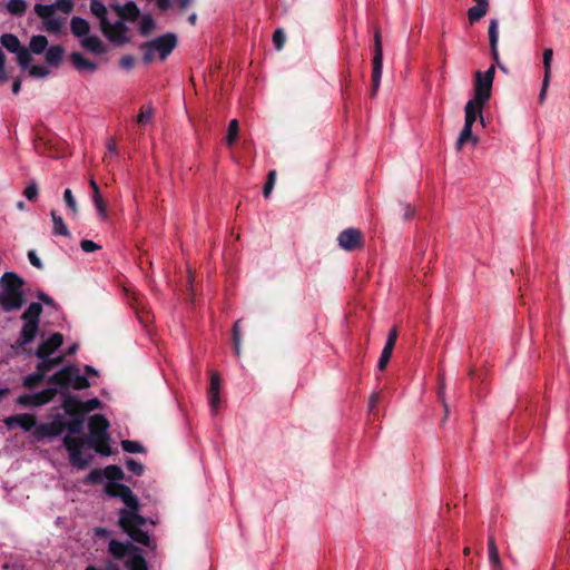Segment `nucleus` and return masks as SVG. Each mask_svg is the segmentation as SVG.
Instances as JSON below:
<instances>
[{
    "instance_id": "63",
    "label": "nucleus",
    "mask_w": 570,
    "mask_h": 570,
    "mask_svg": "<svg viewBox=\"0 0 570 570\" xmlns=\"http://www.w3.org/2000/svg\"><path fill=\"white\" fill-rule=\"evenodd\" d=\"M380 395L379 394H372L368 402V410L372 411L377 402H379Z\"/></svg>"
},
{
    "instance_id": "5",
    "label": "nucleus",
    "mask_w": 570,
    "mask_h": 570,
    "mask_svg": "<svg viewBox=\"0 0 570 570\" xmlns=\"http://www.w3.org/2000/svg\"><path fill=\"white\" fill-rule=\"evenodd\" d=\"M88 429L87 443L90 448L102 455H109L108 420L102 414L91 415L88 420Z\"/></svg>"
},
{
    "instance_id": "34",
    "label": "nucleus",
    "mask_w": 570,
    "mask_h": 570,
    "mask_svg": "<svg viewBox=\"0 0 570 570\" xmlns=\"http://www.w3.org/2000/svg\"><path fill=\"white\" fill-rule=\"evenodd\" d=\"M46 424L48 426L50 438L58 436L65 431V421L61 416H57L55 420Z\"/></svg>"
},
{
    "instance_id": "62",
    "label": "nucleus",
    "mask_w": 570,
    "mask_h": 570,
    "mask_svg": "<svg viewBox=\"0 0 570 570\" xmlns=\"http://www.w3.org/2000/svg\"><path fill=\"white\" fill-rule=\"evenodd\" d=\"M158 9L166 11L171 7V0H156Z\"/></svg>"
},
{
    "instance_id": "51",
    "label": "nucleus",
    "mask_w": 570,
    "mask_h": 570,
    "mask_svg": "<svg viewBox=\"0 0 570 570\" xmlns=\"http://www.w3.org/2000/svg\"><path fill=\"white\" fill-rule=\"evenodd\" d=\"M220 384H222V382H220V377H219L218 373H213L210 376V385H209L208 393L219 394Z\"/></svg>"
},
{
    "instance_id": "41",
    "label": "nucleus",
    "mask_w": 570,
    "mask_h": 570,
    "mask_svg": "<svg viewBox=\"0 0 570 570\" xmlns=\"http://www.w3.org/2000/svg\"><path fill=\"white\" fill-rule=\"evenodd\" d=\"M29 76L33 78H46L49 76L50 70L47 67L43 66H31V62L29 63V67H27Z\"/></svg>"
},
{
    "instance_id": "13",
    "label": "nucleus",
    "mask_w": 570,
    "mask_h": 570,
    "mask_svg": "<svg viewBox=\"0 0 570 570\" xmlns=\"http://www.w3.org/2000/svg\"><path fill=\"white\" fill-rule=\"evenodd\" d=\"M337 243L342 249L353 252L362 246V234L356 228H346L338 234Z\"/></svg>"
},
{
    "instance_id": "52",
    "label": "nucleus",
    "mask_w": 570,
    "mask_h": 570,
    "mask_svg": "<svg viewBox=\"0 0 570 570\" xmlns=\"http://www.w3.org/2000/svg\"><path fill=\"white\" fill-rule=\"evenodd\" d=\"M95 207L98 212L99 217L106 220L108 217L106 203L102 198L94 200Z\"/></svg>"
},
{
    "instance_id": "61",
    "label": "nucleus",
    "mask_w": 570,
    "mask_h": 570,
    "mask_svg": "<svg viewBox=\"0 0 570 570\" xmlns=\"http://www.w3.org/2000/svg\"><path fill=\"white\" fill-rule=\"evenodd\" d=\"M89 185H90V188L92 189V200L102 198L100 195L99 187L94 179H90Z\"/></svg>"
},
{
    "instance_id": "59",
    "label": "nucleus",
    "mask_w": 570,
    "mask_h": 570,
    "mask_svg": "<svg viewBox=\"0 0 570 570\" xmlns=\"http://www.w3.org/2000/svg\"><path fill=\"white\" fill-rule=\"evenodd\" d=\"M401 206L403 210V218L405 220L411 219L415 214V209L409 204H402Z\"/></svg>"
},
{
    "instance_id": "28",
    "label": "nucleus",
    "mask_w": 570,
    "mask_h": 570,
    "mask_svg": "<svg viewBox=\"0 0 570 570\" xmlns=\"http://www.w3.org/2000/svg\"><path fill=\"white\" fill-rule=\"evenodd\" d=\"M28 2L26 0H8L6 3V10L13 17H22L28 10Z\"/></svg>"
},
{
    "instance_id": "20",
    "label": "nucleus",
    "mask_w": 570,
    "mask_h": 570,
    "mask_svg": "<svg viewBox=\"0 0 570 570\" xmlns=\"http://www.w3.org/2000/svg\"><path fill=\"white\" fill-rule=\"evenodd\" d=\"M71 33L77 38H85L89 35L90 24L81 17L75 16L70 20Z\"/></svg>"
},
{
    "instance_id": "8",
    "label": "nucleus",
    "mask_w": 570,
    "mask_h": 570,
    "mask_svg": "<svg viewBox=\"0 0 570 570\" xmlns=\"http://www.w3.org/2000/svg\"><path fill=\"white\" fill-rule=\"evenodd\" d=\"M86 443L87 440L78 439L72 435H66L63 438V445L69 453L70 463L77 469L86 468L92 459V455L86 449Z\"/></svg>"
},
{
    "instance_id": "32",
    "label": "nucleus",
    "mask_w": 570,
    "mask_h": 570,
    "mask_svg": "<svg viewBox=\"0 0 570 570\" xmlns=\"http://www.w3.org/2000/svg\"><path fill=\"white\" fill-rule=\"evenodd\" d=\"M488 551H489V561L493 568L499 569L501 566V560L499 556V550L495 544V540L492 535H489L488 539Z\"/></svg>"
},
{
    "instance_id": "50",
    "label": "nucleus",
    "mask_w": 570,
    "mask_h": 570,
    "mask_svg": "<svg viewBox=\"0 0 570 570\" xmlns=\"http://www.w3.org/2000/svg\"><path fill=\"white\" fill-rule=\"evenodd\" d=\"M285 42V33L282 29H277L273 35V43L277 50H281Z\"/></svg>"
},
{
    "instance_id": "35",
    "label": "nucleus",
    "mask_w": 570,
    "mask_h": 570,
    "mask_svg": "<svg viewBox=\"0 0 570 570\" xmlns=\"http://www.w3.org/2000/svg\"><path fill=\"white\" fill-rule=\"evenodd\" d=\"M83 417L77 416L65 422V430H68L70 434H78L82 431L83 428Z\"/></svg>"
},
{
    "instance_id": "9",
    "label": "nucleus",
    "mask_w": 570,
    "mask_h": 570,
    "mask_svg": "<svg viewBox=\"0 0 570 570\" xmlns=\"http://www.w3.org/2000/svg\"><path fill=\"white\" fill-rule=\"evenodd\" d=\"M495 67L492 65L487 71L475 72L474 94L471 101L485 105L491 98Z\"/></svg>"
},
{
    "instance_id": "12",
    "label": "nucleus",
    "mask_w": 570,
    "mask_h": 570,
    "mask_svg": "<svg viewBox=\"0 0 570 570\" xmlns=\"http://www.w3.org/2000/svg\"><path fill=\"white\" fill-rule=\"evenodd\" d=\"M100 30L105 35V37L114 43L122 45L128 41V28L122 21V19H119L115 22H110L108 20L105 24L100 27Z\"/></svg>"
},
{
    "instance_id": "26",
    "label": "nucleus",
    "mask_w": 570,
    "mask_h": 570,
    "mask_svg": "<svg viewBox=\"0 0 570 570\" xmlns=\"http://www.w3.org/2000/svg\"><path fill=\"white\" fill-rule=\"evenodd\" d=\"M48 48V39L43 35H35L30 38L29 47L27 48L31 53H45Z\"/></svg>"
},
{
    "instance_id": "7",
    "label": "nucleus",
    "mask_w": 570,
    "mask_h": 570,
    "mask_svg": "<svg viewBox=\"0 0 570 570\" xmlns=\"http://www.w3.org/2000/svg\"><path fill=\"white\" fill-rule=\"evenodd\" d=\"M42 313V305L38 302H32L22 313L21 320L23 325L20 331L19 338L16 342L18 347L29 345L39 332V321Z\"/></svg>"
},
{
    "instance_id": "38",
    "label": "nucleus",
    "mask_w": 570,
    "mask_h": 570,
    "mask_svg": "<svg viewBox=\"0 0 570 570\" xmlns=\"http://www.w3.org/2000/svg\"><path fill=\"white\" fill-rule=\"evenodd\" d=\"M553 58V51L550 48L544 49L543 51V68H544V75L546 81L550 80L551 78V62Z\"/></svg>"
},
{
    "instance_id": "45",
    "label": "nucleus",
    "mask_w": 570,
    "mask_h": 570,
    "mask_svg": "<svg viewBox=\"0 0 570 570\" xmlns=\"http://www.w3.org/2000/svg\"><path fill=\"white\" fill-rule=\"evenodd\" d=\"M275 179H276V173L274 170L269 171L267 175V180L263 188V195L265 198L269 197V195L274 188V185H275Z\"/></svg>"
},
{
    "instance_id": "19",
    "label": "nucleus",
    "mask_w": 570,
    "mask_h": 570,
    "mask_svg": "<svg viewBox=\"0 0 570 570\" xmlns=\"http://www.w3.org/2000/svg\"><path fill=\"white\" fill-rule=\"evenodd\" d=\"M80 45L86 50L95 53L102 55L106 51V47L100 38L96 35H88L80 40Z\"/></svg>"
},
{
    "instance_id": "22",
    "label": "nucleus",
    "mask_w": 570,
    "mask_h": 570,
    "mask_svg": "<svg viewBox=\"0 0 570 570\" xmlns=\"http://www.w3.org/2000/svg\"><path fill=\"white\" fill-rule=\"evenodd\" d=\"M65 49L60 45H53L47 48L45 60L51 67H58L63 58Z\"/></svg>"
},
{
    "instance_id": "55",
    "label": "nucleus",
    "mask_w": 570,
    "mask_h": 570,
    "mask_svg": "<svg viewBox=\"0 0 570 570\" xmlns=\"http://www.w3.org/2000/svg\"><path fill=\"white\" fill-rule=\"evenodd\" d=\"M80 247L86 253H91L97 249H100V246L96 244L94 240L83 239L80 242Z\"/></svg>"
},
{
    "instance_id": "27",
    "label": "nucleus",
    "mask_w": 570,
    "mask_h": 570,
    "mask_svg": "<svg viewBox=\"0 0 570 570\" xmlns=\"http://www.w3.org/2000/svg\"><path fill=\"white\" fill-rule=\"evenodd\" d=\"M89 7L91 13L99 20L100 27L108 21V9L101 0H90Z\"/></svg>"
},
{
    "instance_id": "43",
    "label": "nucleus",
    "mask_w": 570,
    "mask_h": 570,
    "mask_svg": "<svg viewBox=\"0 0 570 570\" xmlns=\"http://www.w3.org/2000/svg\"><path fill=\"white\" fill-rule=\"evenodd\" d=\"M121 448L127 453H141L144 452V448L140 443L131 440L121 441Z\"/></svg>"
},
{
    "instance_id": "29",
    "label": "nucleus",
    "mask_w": 570,
    "mask_h": 570,
    "mask_svg": "<svg viewBox=\"0 0 570 570\" xmlns=\"http://www.w3.org/2000/svg\"><path fill=\"white\" fill-rule=\"evenodd\" d=\"M82 401L76 396L67 394L63 402L62 409L69 415H75L77 412H81Z\"/></svg>"
},
{
    "instance_id": "46",
    "label": "nucleus",
    "mask_w": 570,
    "mask_h": 570,
    "mask_svg": "<svg viewBox=\"0 0 570 570\" xmlns=\"http://www.w3.org/2000/svg\"><path fill=\"white\" fill-rule=\"evenodd\" d=\"M23 196L30 200L35 202L38 198V186L36 181H31L23 190Z\"/></svg>"
},
{
    "instance_id": "14",
    "label": "nucleus",
    "mask_w": 570,
    "mask_h": 570,
    "mask_svg": "<svg viewBox=\"0 0 570 570\" xmlns=\"http://www.w3.org/2000/svg\"><path fill=\"white\" fill-rule=\"evenodd\" d=\"M63 343V335L61 333H53L48 338L42 340L36 350L38 358L51 356Z\"/></svg>"
},
{
    "instance_id": "58",
    "label": "nucleus",
    "mask_w": 570,
    "mask_h": 570,
    "mask_svg": "<svg viewBox=\"0 0 570 570\" xmlns=\"http://www.w3.org/2000/svg\"><path fill=\"white\" fill-rule=\"evenodd\" d=\"M28 258L32 266H35L37 268H42V263H41L40 258L37 256L35 250L28 252Z\"/></svg>"
},
{
    "instance_id": "56",
    "label": "nucleus",
    "mask_w": 570,
    "mask_h": 570,
    "mask_svg": "<svg viewBox=\"0 0 570 570\" xmlns=\"http://www.w3.org/2000/svg\"><path fill=\"white\" fill-rule=\"evenodd\" d=\"M119 66L125 70H131L135 66V58L132 56H124L119 60Z\"/></svg>"
},
{
    "instance_id": "21",
    "label": "nucleus",
    "mask_w": 570,
    "mask_h": 570,
    "mask_svg": "<svg viewBox=\"0 0 570 570\" xmlns=\"http://www.w3.org/2000/svg\"><path fill=\"white\" fill-rule=\"evenodd\" d=\"M126 568L128 570H148L147 562L142 557L141 550L139 548L130 552V554L126 558Z\"/></svg>"
},
{
    "instance_id": "57",
    "label": "nucleus",
    "mask_w": 570,
    "mask_h": 570,
    "mask_svg": "<svg viewBox=\"0 0 570 570\" xmlns=\"http://www.w3.org/2000/svg\"><path fill=\"white\" fill-rule=\"evenodd\" d=\"M209 394V406L212 409L213 414H216L219 403H220V396L219 394L215 393H208Z\"/></svg>"
},
{
    "instance_id": "24",
    "label": "nucleus",
    "mask_w": 570,
    "mask_h": 570,
    "mask_svg": "<svg viewBox=\"0 0 570 570\" xmlns=\"http://www.w3.org/2000/svg\"><path fill=\"white\" fill-rule=\"evenodd\" d=\"M70 61L73 67L79 71L94 72L97 69V65L89 59L85 58L80 52H72L70 55Z\"/></svg>"
},
{
    "instance_id": "47",
    "label": "nucleus",
    "mask_w": 570,
    "mask_h": 570,
    "mask_svg": "<svg viewBox=\"0 0 570 570\" xmlns=\"http://www.w3.org/2000/svg\"><path fill=\"white\" fill-rule=\"evenodd\" d=\"M100 406H101V402L97 397H92V399H89V400L82 402L81 412L82 413L90 412V411L100 409Z\"/></svg>"
},
{
    "instance_id": "15",
    "label": "nucleus",
    "mask_w": 570,
    "mask_h": 570,
    "mask_svg": "<svg viewBox=\"0 0 570 570\" xmlns=\"http://www.w3.org/2000/svg\"><path fill=\"white\" fill-rule=\"evenodd\" d=\"M488 36H489L490 50H491V55H492L494 62L498 65V67L502 71L507 72V68L500 62V57H499V49H498L499 21H498V19L493 18L490 20Z\"/></svg>"
},
{
    "instance_id": "6",
    "label": "nucleus",
    "mask_w": 570,
    "mask_h": 570,
    "mask_svg": "<svg viewBox=\"0 0 570 570\" xmlns=\"http://www.w3.org/2000/svg\"><path fill=\"white\" fill-rule=\"evenodd\" d=\"M177 36L174 32H167L148 42L141 45L144 61L150 63L156 58L165 60L176 48Z\"/></svg>"
},
{
    "instance_id": "36",
    "label": "nucleus",
    "mask_w": 570,
    "mask_h": 570,
    "mask_svg": "<svg viewBox=\"0 0 570 570\" xmlns=\"http://www.w3.org/2000/svg\"><path fill=\"white\" fill-rule=\"evenodd\" d=\"M45 375L36 368V371L29 375H27L23 380V385L28 389L36 387L42 380Z\"/></svg>"
},
{
    "instance_id": "11",
    "label": "nucleus",
    "mask_w": 570,
    "mask_h": 570,
    "mask_svg": "<svg viewBox=\"0 0 570 570\" xmlns=\"http://www.w3.org/2000/svg\"><path fill=\"white\" fill-rule=\"evenodd\" d=\"M374 57H373V72H372V95H376V91L381 83L382 67H383V48L380 30L374 33Z\"/></svg>"
},
{
    "instance_id": "40",
    "label": "nucleus",
    "mask_w": 570,
    "mask_h": 570,
    "mask_svg": "<svg viewBox=\"0 0 570 570\" xmlns=\"http://www.w3.org/2000/svg\"><path fill=\"white\" fill-rule=\"evenodd\" d=\"M105 476L109 480V482H115L116 480L122 479L124 472L117 465H109L105 469Z\"/></svg>"
},
{
    "instance_id": "18",
    "label": "nucleus",
    "mask_w": 570,
    "mask_h": 570,
    "mask_svg": "<svg viewBox=\"0 0 570 570\" xmlns=\"http://www.w3.org/2000/svg\"><path fill=\"white\" fill-rule=\"evenodd\" d=\"M135 550H137V547L130 542L109 541L108 551L115 559H126Z\"/></svg>"
},
{
    "instance_id": "30",
    "label": "nucleus",
    "mask_w": 570,
    "mask_h": 570,
    "mask_svg": "<svg viewBox=\"0 0 570 570\" xmlns=\"http://www.w3.org/2000/svg\"><path fill=\"white\" fill-rule=\"evenodd\" d=\"M62 356L58 355L55 357L47 356L45 358H39V363L37 365V370L40 371L45 376L48 372H50L53 367L62 362Z\"/></svg>"
},
{
    "instance_id": "25",
    "label": "nucleus",
    "mask_w": 570,
    "mask_h": 570,
    "mask_svg": "<svg viewBox=\"0 0 570 570\" xmlns=\"http://www.w3.org/2000/svg\"><path fill=\"white\" fill-rule=\"evenodd\" d=\"M472 128L473 127L466 125L463 126L455 142V148L458 151H460L466 142H471L472 146L478 145L479 138L475 135H473Z\"/></svg>"
},
{
    "instance_id": "17",
    "label": "nucleus",
    "mask_w": 570,
    "mask_h": 570,
    "mask_svg": "<svg viewBox=\"0 0 570 570\" xmlns=\"http://www.w3.org/2000/svg\"><path fill=\"white\" fill-rule=\"evenodd\" d=\"M3 423L8 429L20 428L28 432L36 426V419L31 414L23 413L8 416L3 420Z\"/></svg>"
},
{
    "instance_id": "44",
    "label": "nucleus",
    "mask_w": 570,
    "mask_h": 570,
    "mask_svg": "<svg viewBox=\"0 0 570 570\" xmlns=\"http://www.w3.org/2000/svg\"><path fill=\"white\" fill-rule=\"evenodd\" d=\"M240 321H236L233 327V343H234V351L236 355H239L240 353Z\"/></svg>"
},
{
    "instance_id": "23",
    "label": "nucleus",
    "mask_w": 570,
    "mask_h": 570,
    "mask_svg": "<svg viewBox=\"0 0 570 570\" xmlns=\"http://www.w3.org/2000/svg\"><path fill=\"white\" fill-rule=\"evenodd\" d=\"M476 4L468 10V18L470 23L481 20L489 10L488 0H475Z\"/></svg>"
},
{
    "instance_id": "33",
    "label": "nucleus",
    "mask_w": 570,
    "mask_h": 570,
    "mask_svg": "<svg viewBox=\"0 0 570 570\" xmlns=\"http://www.w3.org/2000/svg\"><path fill=\"white\" fill-rule=\"evenodd\" d=\"M154 116V109L150 105H145L140 108V111L137 116V124L139 125H148L151 122Z\"/></svg>"
},
{
    "instance_id": "49",
    "label": "nucleus",
    "mask_w": 570,
    "mask_h": 570,
    "mask_svg": "<svg viewBox=\"0 0 570 570\" xmlns=\"http://www.w3.org/2000/svg\"><path fill=\"white\" fill-rule=\"evenodd\" d=\"M33 429H35L33 435L37 440L50 438V434L48 432V426L46 423H40V424L36 423V426Z\"/></svg>"
},
{
    "instance_id": "42",
    "label": "nucleus",
    "mask_w": 570,
    "mask_h": 570,
    "mask_svg": "<svg viewBox=\"0 0 570 570\" xmlns=\"http://www.w3.org/2000/svg\"><path fill=\"white\" fill-rule=\"evenodd\" d=\"M156 27L155 20L150 16H145L140 20V33L148 36Z\"/></svg>"
},
{
    "instance_id": "2",
    "label": "nucleus",
    "mask_w": 570,
    "mask_h": 570,
    "mask_svg": "<svg viewBox=\"0 0 570 570\" xmlns=\"http://www.w3.org/2000/svg\"><path fill=\"white\" fill-rule=\"evenodd\" d=\"M50 386L37 393L18 396L17 404L35 407L49 403L58 392L66 393L69 389L83 390L90 384L77 366H65L49 379Z\"/></svg>"
},
{
    "instance_id": "54",
    "label": "nucleus",
    "mask_w": 570,
    "mask_h": 570,
    "mask_svg": "<svg viewBox=\"0 0 570 570\" xmlns=\"http://www.w3.org/2000/svg\"><path fill=\"white\" fill-rule=\"evenodd\" d=\"M444 394H445V383H444V377L443 375H440L439 376V399L442 401L443 403V406H444V412H445V415L448 414L449 412V409H448V404L445 403L444 401Z\"/></svg>"
},
{
    "instance_id": "48",
    "label": "nucleus",
    "mask_w": 570,
    "mask_h": 570,
    "mask_svg": "<svg viewBox=\"0 0 570 570\" xmlns=\"http://www.w3.org/2000/svg\"><path fill=\"white\" fill-rule=\"evenodd\" d=\"M126 468L128 471L132 472L136 475H141L144 472L142 464L134 459H128L126 461Z\"/></svg>"
},
{
    "instance_id": "4",
    "label": "nucleus",
    "mask_w": 570,
    "mask_h": 570,
    "mask_svg": "<svg viewBox=\"0 0 570 570\" xmlns=\"http://www.w3.org/2000/svg\"><path fill=\"white\" fill-rule=\"evenodd\" d=\"M23 279L13 272H7L1 276L0 306L3 311H16L23 305Z\"/></svg>"
},
{
    "instance_id": "3",
    "label": "nucleus",
    "mask_w": 570,
    "mask_h": 570,
    "mask_svg": "<svg viewBox=\"0 0 570 570\" xmlns=\"http://www.w3.org/2000/svg\"><path fill=\"white\" fill-rule=\"evenodd\" d=\"M75 0H56L51 4L36 3L33 6L35 14L41 19L43 29L52 35L60 33L65 18L55 16L57 11L68 16L73 11Z\"/></svg>"
},
{
    "instance_id": "53",
    "label": "nucleus",
    "mask_w": 570,
    "mask_h": 570,
    "mask_svg": "<svg viewBox=\"0 0 570 570\" xmlns=\"http://www.w3.org/2000/svg\"><path fill=\"white\" fill-rule=\"evenodd\" d=\"M392 352L382 350L381 356L379 358L377 368L380 371H384L391 360Z\"/></svg>"
},
{
    "instance_id": "10",
    "label": "nucleus",
    "mask_w": 570,
    "mask_h": 570,
    "mask_svg": "<svg viewBox=\"0 0 570 570\" xmlns=\"http://www.w3.org/2000/svg\"><path fill=\"white\" fill-rule=\"evenodd\" d=\"M0 43L11 53L17 56V60L19 66L22 69L29 67V63L32 61V57L30 56V51L21 46L19 38L13 33H3L0 37Z\"/></svg>"
},
{
    "instance_id": "31",
    "label": "nucleus",
    "mask_w": 570,
    "mask_h": 570,
    "mask_svg": "<svg viewBox=\"0 0 570 570\" xmlns=\"http://www.w3.org/2000/svg\"><path fill=\"white\" fill-rule=\"evenodd\" d=\"M51 219H52V234L56 236H69V229L67 228L62 217L58 215L55 210L51 212Z\"/></svg>"
},
{
    "instance_id": "60",
    "label": "nucleus",
    "mask_w": 570,
    "mask_h": 570,
    "mask_svg": "<svg viewBox=\"0 0 570 570\" xmlns=\"http://www.w3.org/2000/svg\"><path fill=\"white\" fill-rule=\"evenodd\" d=\"M549 83H550V80L546 81V77H543L542 87H541V90H540V94L538 97L540 104H542L546 99V94H547Z\"/></svg>"
},
{
    "instance_id": "16",
    "label": "nucleus",
    "mask_w": 570,
    "mask_h": 570,
    "mask_svg": "<svg viewBox=\"0 0 570 570\" xmlns=\"http://www.w3.org/2000/svg\"><path fill=\"white\" fill-rule=\"evenodd\" d=\"M483 104L469 100L464 107V125L473 127V124L479 119L482 127H485L483 118Z\"/></svg>"
},
{
    "instance_id": "39",
    "label": "nucleus",
    "mask_w": 570,
    "mask_h": 570,
    "mask_svg": "<svg viewBox=\"0 0 570 570\" xmlns=\"http://www.w3.org/2000/svg\"><path fill=\"white\" fill-rule=\"evenodd\" d=\"M63 200H65L67 207L72 213V215L76 216L78 214V206H77V202H76V198H75L71 189H69V188L65 189Z\"/></svg>"
},
{
    "instance_id": "1",
    "label": "nucleus",
    "mask_w": 570,
    "mask_h": 570,
    "mask_svg": "<svg viewBox=\"0 0 570 570\" xmlns=\"http://www.w3.org/2000/svg\"><path fill=\"white\" fill-rule=\"evenodd\" d=\"M105 492L111 498H119L126 505L119 512L118 524L131 540L150 549H155V543L150 540L147 531L142 530L146 519L139 514V501L131 489L122 483L108 482L105 485Z\"/></svg>"
},
{
    "instance_id": "37",
    "label": "nucleus",
    "mask_w": 570,
    "mask_h": 570,
    "mask_svg": "<svg viewBox=\"0 0 570 570\" xmlns=\"http://www.w3.org/2000/svg\"><path fill=\"white\" fill-rule=\"evenodd\" d=\"M238 137V121L237 119H232L228 125L226 144L232 146Z\"/></svg>"
},
{
    "instance_id": "64",
    "label": "nucleus",
    "mask_w": 570,
    "mask_h": 570,
    "mask_svg": "<svg viewBox=\"0 0 570 570\" xmlns=\"http://www.w3.org/2000/svg\"><path fill=\"white\" fill-rule=\"evenodd\" d=\"M107 150H108V153H109V154H111V155L117 154V146H116V142H115L112 139H110V140L108 141V144H107Z\"/></svg>"
}]
</instances>
